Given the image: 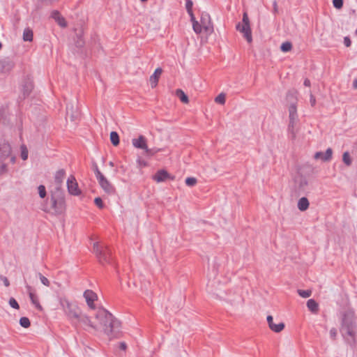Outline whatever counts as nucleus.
<instances>
[{
    "mask_svg": "<svg viewBox=\"0 0 357 357\" xmlns=\"http://www.w3.org/2000/svg\"><path fill=\"white\" fill-rule=\"evenodd\" d=\"M104 333L110 338H117L121 334V323L105 309L99 310L96 315Z\"/></svg>",
    "mask_w": 357,
    "mask_h": 357,
    "instance_id": "f257e3e1",
    "label": "nucleus"
},
{
    "mask_svg": "<svg viewBox=\"0 0 357 357\" xmlns=\"http://www.w3.org/2000/svg\"><path fill=\"white\" fill-rule=\"evenodd\" d=\"M340 333L347 344L352 348L356 347V324L354 312L347 311L344 313Z\"/></svg>",
    "mask_w": 357,
    "mask_h": 357,
    "instance_id": "f03ea898",
    "label": "nucleus"
},
{
    "mask_svg": "<svg viewBox=\"0 0 357 357\" xmlns=\"http://www.w3.org/2000/svg\"><path fill=\"white\" fill-rule=\"evenodd\" d=\"M93 252L102 264H112V252L111 249L105 245H100L98 242L93 243Z\"/></svg>",
    "mask_w": 357,
    "mask_h": 357,
    "instance_id": "7ed1b4c3",
    "label": "nucleus"
},
{
    "mask_svg": "<svg viewBox=\"0 0 357 357\" xmlns=\"http://www.w3.org/2000/svg\"><path fill=\"white\" fill-rule=\"evenodd\" d=\"M236 29L237 31L243 33V37L247 40L248 43H252V31L250 25V20L248 15L246 13H244L243 15V19L241 22H238Z\"/></svg>",
    "mask_w": 357,
    "mask_h": 357,
    "instance_id": "20e7f679",
    "label": "nucleus"
},
{
    "mask_svg": "<svg viewBox=\"0 0 357 357\" xmlns=\"http://www.w3.org/2000/svg\"><path fill=\"white\" fill-rule=\"evenodd\" d=\"M60 303L66 314L72 324L75 319L78 317L81 310L77 305L72 304L67 299H61Z\"/></svg>",
    "mask_w": 357,
    "mask_h": 357,
    "instance_id": "39448f33",
    "label": "nucleus"
},
{
    "mask_svg": "<svg viewBox=\"0 0 357 357\" xmlns=\"http://www.w3.org/2000/svg\"><path fill=\"white\" fill-rule=\"evenodd\" d=\"M75 328H81L85 331H89L90 330H98V327L94 325L89 317L82 312L78 315V317L72 323Z\"/></svg>",
    "mask_w": 357,
    "mask_h": 357,
    "instance_id": "423d86ee",
    "label": "nucleus"
},
{
    "mask_svg": "<svg viewBox=\"0 0 357 357\" xmlns=\"http://www.w3.org/2000/svg\"><path fill=\"white\" fill-rule=\"evenodd\" d=\"M289 123L288 126V132L291 139L296 137V132L294 131V126L298 120L297 107L295 103H292L289 107Z\"/></svg>",
    "mask_w": 357,
    "mask_h": 357,
    "instance_id": "0eeeda50",
    "label": "nucleus"
},
{
    "mask_svg": "<svg viewBox=\"0 0 357 357\" xmlns=\"http://www.w3.org/2000/svg\"><path fill=\"white\" fill-rule=\"evenodd\" d=\"M200 22L202 24L203 29L206 33L210 34L213 32V26L211 20V17L208 13H202Z\"/></svg>",
    "mask_w": 357,
    "mask_h": 357,
    "instance_id": "6e6552de",
    "label": "nucleus"
},
{
    "mask_svg": "<svg viewBox=\"0 0 357 357\" xmlns=\"http://www.w3.org/2000/svg\"><path fill=\"white\" fill-rule=\"evenodd\" d=\"M67 188L70 194L73 195H79L81 193L78 188V184L76 181L75 178L73 176H70L67 180Z\"/></svg>",
    "mask_w": 357,
    "mask_h": 357,
    "instance_id": "1a4fd4ad",
    "label": "nucleus"
},
{
    "mask_svg": "<svg viewBox=\"0 0 357 357\" xmlns=\"http://www.w3.org/2000/svg\"><path fill=\"white\" fill-rule=\"evenodd\" d=\"M11 146L8 142L0 144V163L6 160L11 153Z\"/></svg>",
    "mask_w": 357,
    "mask_h": 357,
    "instance_id": "9d476101",
    "label": "nucleus"
},
{
    "mask_svg": "<svg viewBox=\"0 0 357 357\" xmlns=\"http://www.w3.org/2000/svg\"><path fill=\"white\" fill-rule=\"evenodd\" d=\"M98 181L102 188V190L107 194H113L115 192L114 187L109 183V181L103 176L98 179Z\"/></svg>",
    "mask_w": 357,
    "mask_h": 357,
    "instance_id": "9b49d317",
    "label": "nucleus"
},
{
    "mask_svg": "<svg viewBox=\"0 0 357 357\" xmlns=\"http://www.w3.org/2000/svg\"><path fill=\"white\" fill-rule=\"evenodd\" d=\"M132 146L139 149L145 151L147 148V139L144 135H139L137 138L132 139Z\"/></svg>",
    "mask_w": 357,
    "mask_h": 357,
    "instance_id": "f8f14e48",
    "label": "nucleus"
},
{
    "mask_svg": "<svg viewBox=\"0 0 357 357\" xmlns=\"http://www.w3.org/2000/svg\"><path fill=\"white\" fill-rule=\"evenodd\" d=\"M84 297L88 306L90 308H94V301L97 300V294L92 290L87 289L84 292Z\"/></svg>",
    "mask_w": 357,
    "mask_h": 357,
    "instance_id": "ddd939ff",
    "label": "nucleus"
},
{
    "mask_svg": "<svg viewBox=\"0 0 357 357\" xmlns=\"http://www.w3.org/2000/svg\"><path fill=\"white\" fill-rule=\"evenodd\" d=\"M333 151L331 148L326 149L325 153L319 151L315 153L314 158V159H321L324 162L331 160L332 158Z\"/></svg>",
    "mask_w": 357,
    "mask_h": 357,
    "instance_id": "4468645a",
    "label": "nucleus"
},
{
    "mask_svg": "<svg viewBox=\"0 0 357 357\" xmlns=\"http://www.w3.org/2000/svg\"><path fill=\"white\" fill-rule=\"evenodd\" d=\"M267 322L269 328L275 333H280L284 328V324L283 322H280L278 324H273V318L271 315L267 316Z\"/></svg>",
    "mask_w": 357,
    "mask_h": 357,
    "instance_id": "2eb2a0df",
    "label": "nucleus"
},
{
    "mask_svg": "<svg viewBox=\"0 0 357 357\" xmlns=\"http://www.w3.org/2000/svg\"><path fill=\"white\" fill-rule=\"evenodd\" d=\"M169 177L170 175L166 170L161 169L158 171L153 178L154 181L160 183L166 181Z\"/></svg>",
    "mask_w": 357,
    "mask_h": 357,
    "instance_id": "dca6fc26",
    "label": "nucleus"
},
{
    "mask_svg": "<svg viewBox=\"0 0 357 357\" xmlns=\"http://www.w3.org/2000/svg\"><path fill=\"white\" fill-rule=\"evenodd\" d=\"M51 206L52 208L54 209L55 213H61L63 209V202L62 200L58 201L55 197H52Z\"/></svg>",
    "mask_w": 357,
    "mask_h": 357,
    "instance_id": "f3484780",
    "label": "nucleus"
},
{
    "mask_svg": "<svg viewBox=\"0 0 357 357\" xmlns=\"http://www.w3.org/2000/svg\"><path fill=\"white\" fill-rule=\"evenodd\" d=\"M162 69L160 68H158L155 70L153 74L150 77V84L151 88H155L158 82L159 77L162 74Z\"/></svg>",
    "mask_w": 357,
    "mask_h": 357,
    "instance_id": "a211bd4d",
    "label": "nucleus"
},
{
    "mask_svg": "<svg viewBox=\"0 0 357 357\" xmlns=\"http://www.w3.org/2000/svg\"><path fill=\"white\" fill-rule=\"evenodd\" d=\"M51 17L58 23L61 27H66L67 26L66 20L60 15L57 10L52 12Z\"/></svg>",
    "mask_w": 357,
    "mask_h": 357,
    "instance_id": "6ab92c4d",
    "label": "nucleus"
},
{
    "mask_svg": "<svg viewBox=\"0 0 357 357\" xmlns=\"http://www.w3.org/2000/svg\"><path fill=\"white\" fill-rule=\"evenodd\" d=\"M33 87V83L31 81L28 79L24 82V84L22 85V93L24 98H26L31 93Z\"/></svg>",
    "mask_w": 357,
    "mask_h": 357,
    "instance_id": "aec40b11",
    "label": "nucleus"
},
{
    "mask_svg": "<svg viewBox=\"0 0 357 357\" xmlns=\"http://www.w3.org/2000/svg\"><path fill=\"white\" fill-rule=\"evenodd\" d=\"M65 176H66V172L64 169H61L58 170L56 172L55 176H54L55 183L57 185H61L63 182Z\"/></svg>",
    "mask_w": 357,
    "mask_h": 357,
    "instance_id": "412c9836",
    "label": "nucleus"
},
{
    "mask_svg": "<svg viewBox=\"0 0 357 357\" xmlns=\"http://www.w3.org/2000/svg\"><path fill=\"white\" fill-rule=\"evenodd\" d=\"M307 307L312 313L316 314L319 311V305L317 302L314 299H309L307 301Z\"/></svg>",
    "mask_w": 357,
    "mask_h": 357,
    "instance_id": "4be33fe9",
    "label": "nucleus"
},
{
    "mask_svg": "<svg viewBox=\"0 0 357 357\" xmlns=\"http://www.w3.org/2000/svg\"><path fill=\"white\" fill-rule=\"evenodd\" d=\"M310 203L306 197H301L298 202V208L301 211H306L309 207Z\"/></svg>",
    "mask_w": 357,
    "mask_h": 357,
    "instance_id": "5701e85b",
    "label": "nucleus"
},
{
    "mask_svg": "<svg viewBox=\"0 0 357 357\" xmlns=\"http://www.w3.org/2000/svg\"><path fill=\"white\" fill-rule=\"evenodd\" d=\"M33 33L29 27L25 28L23 31L22 38L24 41L31 42L33 40Z\"/></svg>",
    "mask_w": 357,
    "mask_h": 357,
    "instance_id": "b1692460",
    "label": "nucleus"
},
{
    "mask_svg": "<svg viewBox=\"0 0 357 357\" xmlns=\"http://www.w3.org/2000/svg\"><path fill=\"white\" fill-rule=\"evenodd\" d=\"M29 298H30V300H31L32 304L34 305L35 307L38 310L42 311L43 310V307L39 303L38 298L37 296L34 293H33L31 291L29 292Z\"/></svg>",
    "mask_w": 357,
    "mask_h": 357,
    "instance_id": "393cba45",
    "label": "nucleus"
},
{
    "mask_svg": "<svg viewBox=\"0 0 357 357\" xmlns=\"http://www.w3.org/2000/svg\"><path fill=\"white\" fill-rule=\"evenodd\" d=\"M176 95L179 98L182 102H188L189 100L188 96L181 89H176Z\"/></svg>",
    "mask_w": 357,
    "mask_h": 357,
    "instance_id": "a878e982",
    "label": "nucleus"
},
{
    "mask_svg": "<svg viewBox=\"0 0 357 357\" xmlns=\"http://www.w3.org/2000/svg\"><path fill=\"white\" fill-rule=\"evenodd\" d=\"M110 140H111L112 144L114 146L119 145V142H120L119 134L115 131L111 132H110Z\"/></svg>",
    "mask_w": 357,
    "mask_h": 357,
    "instance_id": "bb28decb",
    "label": "nucleus"
},
{
    "mask_svg": "<svg viewBox=\"0 0 357 357\" xmlns=\"http://www.w3.org/2000/svg\"><path fill=\"white\" fill-rule=\"evenodd\" d=\"M161 151H162L161 149H158V148L149 149L147 147L146 149H145L144 152L146 153V155H147L149 157H151V156L154 155L155 154H156L157 153H158V152H160Z\"/></svg>",
    "mask_w": 357,
    "mask_h": 357,
    "instance_id": "cd10ccee",
    "label": "nucleus"
},
{
    "mask_svg": "<svg viewBox=\"0 0 357 357\" xmlns=\"http://www.w3.org/2000/svg\"><path fill=\"white\" fill-rule=\"evenodd\" d=\"M192 29L193 31L197 34L201 33L202 30L204 29L202 24H201V22L199 23L198 21H195V23L192 24Z\"/></svg>",
    "mask_w": 357,
    "mask_h": 357,
    "instance_id": "c85d7f7f",
    "label": "nucleus"
},
{
    "mask_svg": "<svg viewBox=\"0 0 357 357\" xmlns=\"http://www.w3.org/2000/svg\"><path fill=\"white\" fill-rule=\"evenodd\" d=\"M21 150V158L23 160H26L28 158V149L25 144H22L20 146Z\"/></svg>",
    "mask_w": 357,
    "mask_h": 357,
    "instance_id": "c756f323",
    "label": "nucleus"
},
{
    "mask_svg": "<svg viewBox=\"0 0 357 357\" xmlns=\"http://www.w3.org/2000/svg\"><path fill=\"white\" fill-rule=\"evenodd\" d=\"M342 160H343L344 163L347 166H350L352 163V160H351L349 153L348 152H344L343 153Z\"/></svg>",
    "mask_w": 357,
    "mask_h": 357,
    "instance_id": "7c9ffc66",
    "label": "nucleus"
},
{
    "mask_svg": "<svg viewBox=\"0 0 357 357\" xmlns=\"http://www.w3.org/2000/svg\"><path fill=\"white\" fill-rule=\"evenodd\" d=\"M292 48V45L290 42H284L280 46V50L284 52L290 51Z\"/></svg>",
    "mask_w": 357,
    "mask_h": 357,
    "instance_id": "2f4dec72",
    "label": "nucleus"
},
{
    "mask_svg": "<svg viewBox=\"0 0 357 357\" xmlns=\"http://www.w3.org/2000/svg\"><path fill=\"white\" fill-rule=\"evenodd\" d=\"M20 324L23 328H26L30 326L31 323H30L29 319L27 317H21L20 319Z\"/></svg>",
    "mask_w": 357,
    "mask_h": 357,
    "instance_id": "473e14b6",
    "label": "nucleus"
},
{
    "mask_svg": "<svg viewBox=\"0 0 357 357\" xmlns=\"http://www.w3.org/2000/svg\"><path fill=\"white\" fill-rule=\"evenodd\" d=\"M215 102L224 105L225 103V95L223 93H220L215 98Z\"/></svg>",
    "mask_w": 357,
    "mask_h": 357,
    "instance_id": "72a5a7b5",
    "label": "nucleus"
},
{
    "mask_svg": "<svg viewBox=\"0 0 357 357\" xmlns=\"http://www.w3.org/2000/svg\"><path fill=\"white\" fill-rule=\"evenodd\" d=\"M298 294L302 298H308V297H310L311 296L312 291L310 290L298 289Z\"/></svg>",
    "mask_w": 357,
    "mask_h": 357,
    "instance_id": "f704fd0d",
    "label": "nucleus"
},
{
    "mask_svg": "<svg viewBox=\"0 0 357 357\" xmlns=\"http://www.w3.org/2000/svg\"><path fill=\"white\" fill-rule=\"evenodd\" d=\"M9 305L11 307L18 310L20 308V305L17 301L14 298H10L8 301Z\"/></svg>",
    "mask_w": 357,
    "mask_h": 357,
    "instance_id": "c9c22d12",
    "label": "nucleus"
},
{
    "mask_svg": "<svg viewBox=\"0 0 357 357\" xmlns=\"http://www.w3.org/2000/svg\"><path fill=\"white\" fill-rule=\"evenodd\" d=\"M197 183V179L194 177H188L185 179V184L188 186H194Z\"/></svg>",
    "mask_w": 357,
    "mask_h": 357,
    "instance_id": "e433bc0d",
    "label": "nucleus"
},
{
    "mask_svg": "<svg viewBox=\"0 0 357 357\" xmlns=\"http://www.w3.org/2000/svg\"><path fill=\"white\" fill-rule=\"evenodd\" d=\"M38 194H39V196L41 197V198H44L46 196V190H45V187L43 185H40L38 188Z\"/></svg>",
    "mask_w": 357,
    "mask_h": 357,
    "instance_id": "4c0bfd02",
    "label": "nucleus"
},
{
    "mask_svg": "<svg viewBox=\"0 0 357 357\" xmlns=\"http://www.w3.org/2000/svg\"><path fill=\"white\" fill-rule=\"evenodd\" d=\"M38 276H39V279L43 284H44L45 286H47V287L50 286V281L46 277H45L41 273H38Z\"/></svg>",
    "mask_w": 357,
    "mask_h": 357,
    "instance_id": "58836bf2",
    "label": "nucleus"
},
{
    "mask_svg": "<svg viewBox=\"0 0 357 357\" xmlns=\"http://www.w3.org/2000/svg\"><path fill=\"white\" fill-rule=\"evenodd\" d=\"M192 6H193V3L191 0H186L185 8H186L187 13L192 12Z\"/></svg>",
    "mask_w": 357,
    "mask_h": 357,
    "instance_id": "ea45409f",
    "label": "nucleus"
},
{
    "mask_svg": "<svg viewBox=\"0 0 357 357\" xmlns=\"http://www.w3.org/2000/svg\"><path fill=\"white\" fill-rule=\"evenodd\" d=\"M94 203L99 208H102L104 207L103 202L100 197H96Z\"/></svg>",
    "mask_w": 357,
    "mask_h": 357,
    "instance_id": "a19ab883",
    "label": "nucleus"
},
{
    "mask_svg": "<svg viewBox=\"0 0 357 357\" xmlns=\"http://www.w3.org/2000/svg\"><path fill=\"white\" fill-rule=\"evenodd\" d=\"M333 6L337 9L343 6V0H333Z\"/></svg>",
    "mask_w": 357,
    "mask_h": 357,
    "instance_id": "79ce46f5",
    "label": "nucleus"
},
{
    "mask_svg": "<svg viewBox=\"0 0 357 357\" xmlns=\"http://www.w3.org/2000/svg\"><path fill=\"white\" fill-rule=\"evenodd\" d=\"M94 172H95V175H96V177L97 180L104 176L100 172V171L99 170V169H98V166L96 165H95V167H94Z\"/></svg>",
    "mask_w": 357,
    "mask_h": 357,
    "instance_id": "37998d69",
    "label": "nucleus"
},
{
    "mask_svg": "<svg viewBox=\"0 0 357 357\" xmlns=\"http://www.w3.org/2000/svg\"><path fill=\"white\" fill-rule=\"evenodd\" d=\"M8 172L6 164L1 162L0 165V174H4Z\"/></svg>",
    "mask_w": 357,
    "mask_h": 357,
    "instance_id": "c03bdc74",
    "label": "nucleus"
},
{
    "mask_svg": "<svg viewBox=\"0 0 357 357\" xmlns=\"http://www.w3.org/2000/svg\"><path fill=\"white\" fill-rule=\"evenodd\" d=\"M337 329L335 328H332L330 330V337H331V339L335 340L336 337H337Z\"/></svg>",
    "mask_w": 357,
    "mask_h": 357,
    "instance_id": "a18cd8bd",
    "label": "nucleus"
},
{
    "mask_svg": "<svg viewBox=\"0 0 357 357\" xmlns=\"http://www.w3.org/2000/svg\"><path fill=\"white\" fill-rule=\"evenodd\" d=\"M344 44L347 47L351 46V41L349 36H345L344 38Z\"/></svg>",
    "mask_w": 357,
    "mask_h": 357,
    "instance_id": "49530a36",
    "label": "nucleus"
},
{
    "mask_svg": "<svg viewBox=\"0 0 357 357\" xmlns=\"http://www.w3.org/2000/svg\"><path fill=\"white\" fill-rule=\"evenodd\" d=\"M0 279L1 281H3V282L6 287H8L10 285L9 280H8V278L6 277L1 275Z\"/></svg>",
    "mask_w": 357,
    "mask_h": 357,
    "instance_id": "de8ad7c7",
    "label": "nucleus"
},
{
    "mask_svg": "<svg viewBox=\"0 0 357 357\" xmlns=\"http://www.w3.org/2000/svg\"><path fill=\"white\" fill-rule=\"evenodd\" d=\"M310 104L313 107L316 104V99H315V97L312 94L310 93Z\"/></svg>",
    "mask_w": 357,
    "mask_h": 357,
    "instance_id": "09e8293b",
    "label": "nucleus"
},
{
    "mask_svg": "<svg viewBox=\"0 0 357 357\" xmlns=\"http://www.w3.org/2000/svg\"><path fill=\"white\" fill-rule=\"evenodd\" d=\"M188 13V15L190 17V21H191L192 24H194L195 21H197V20H196V18H195V15L193 14V12Z\"/></svg>",
    "mask_w": 357,
    "mask_h": 357,
    "instance_id": "8fccbe9b",
    "label": "nucleus"
},
{
    "mask_svg": "<svg viewBox=\"0 0 357 357\" xmlns=\"http://www.w3.org/2000/svg\"><path fill=\"white\" fill-rule=\"evenodd\" d=\"M119 347L121 350L125 351L127 348V345L125 342H123L119 343Z\"/></svg>",
    "mask_w": 357,
    "mask_h": 357,
    "instance_id": "3c124183",
    "label": "nucleus"
},
{
    "mask_svg": "<svg viewBox=\"0 0 357 357\" xmlns=\"http://www.w3.org/2000/svg\"><path fill=\"white\" fill-rule=\"evenodd\" d=\"M273 12H274V13H277L278 11V5H277L276 1H273Z\"/></svg>",
    "mask_w": 357,
    "mask_h": 357,
    "instance_id": "603ef678",
    "label": "nucleus"
},
{
    "mask_svg": "<svg viewBox=\"0 0 357 357\" xmlns=\"http://www.w3.org/2000/svg\"><path fill=\"white\" fill-rule=\"evenodd\" d=\"M304 85H305V86H310V79H305L304 80Z\"/></svg>",
    "mask_w": 357,
    "mask_h": 357,
    "instance_id": "864d4df0",
    "label": "nucleus"
},
{
    "mask_svg": "<svg viewBox=\"0 0 357 357\" xmlns=\"http://www.w3.org/2000/svg\"><path fill=\"white\" fill-rule=\"evenodd\" d=\"M9 157H10V160L11 163L14 164V163L15 162V161H16V158H15V155H12L10 154V155Z\"/></svg>",
    "mask_w": 357,
    "mask_h": 357,
    "instance_id": "5fc2aeb1",
    "label": "nucleus"
},
{
    "mask_svg": "<svg viewBox=\"0 0 357 357\" xmlns=\"http://www.w3.org/2000/svg\"><path fill=\"white\" fill-rule=\"evenodd\" d=\"M306 185H307V181L305 179L302 180L301 182V185L303 186Z\"/></svg>",
    "mask_w": 357,
    "mask_h": 357,
    "instance_id": "6e6d98bb",
    "label": "nucleus"
},
{
    "mask_svg": "<svg viewBox=\"0 0 357 357\" xmlns=\"http://www.w3.org/2000/svg\"><path fill=\"white\" fill-rule=\"evenodd\" d=\"M353 87L357 89V79H355L353 82Z\"/></svg>",
    "mask_w": 357,
    "mask_h": 357,
    "instance_id": "4d7b16f0",
    "label": "nucleus"
},
{
    "mask_svg": "<svg viewBox=\"0 0 357 357\" xmlns=\"http://www.w3.org/2000/svg\"><path fill=\"white\" fill-rule=\"evenodd\" d=\"M1 47H2V44H1V43L0 42V50L1 49Z\"/></svg>",
    "mask_w": 357,
    "mask_h": 357,
    "instance_id": "13d9d810",
    "label": "nucleus"
},
{
    "mask_svg": "<svg viewBox=\"0 0 357 357\" xmlns=\"http://www.w3.org/2000/svg\"><path fill=\"white\" fill-rule=\"evenodd\" d=\"M142 165H143L144 166H146V162H142Z\"/></svg>",
    "mask_w": 357,
    "mask_h": 357,
    "instance_id": "bf43d9fd",
    "label": "nucleus"
},
{
    "mask_svg": "<svg viewBox=\"0 0 357 357\" xmlns=\"http://www.w3.org/2000/svg\"><path fill=\"white\" fill-rule=\"evenodd\" d=\"M109 165H110L111 166H113V162H109Z\"/></svg>",
    "mask_w": 357,
    "mask_h": 357,
    "instance_id": "052dcab7",
    "label": "nucleus"
},
{
    "mask_svg": "<svg viewBox=\"0 0 357 357\" xmlns=\"http://www.w3.org/2000/svg\"><path fill=\"white\" fill-rule=\"evenodd\" d=\"M142 2L146 1L147 0H140Z\"/></svg>",
    "mask_w": 357,
    "mask_h": 357,
    "instance_id": "680f3d73",
    "label": "nucleus"
}]
</instances>
